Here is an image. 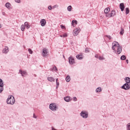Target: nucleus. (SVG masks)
Wrapping results in <instances>:
<instances>
[{"instance_id": "nucleus-27", "label": "nucleus", "mask_w": 130, "mask_h": 130, "mask_svg": "<svg viewBox=\"0 0 130 130\" xmlns=\"http://www.w3.org/2000/svg\"><path fill=\"white\" fill-rule=\"evenodd\" d=\"M129 14V9L128 8H126V14Z\"/></svg>"}, {"instance_id": "nucleus-16", "label": "nucleus", "mask_w": 130, "mask_h": 130, "mask_svg": "<svg viewBox=\"0 0 130 130\" xmlns=\"http://www.w3.org/2000/svg\"><path fill=\"white\" fill-rule=\"evenodd\" d=\"M77 24H78V21H77V20H73L72 21V25L73 27H75Z\"/></svg>"}, {"instance_id": "nucleus-40", "label": "nucleus", "mask_w": 130, "mask_h": 130, "mask_svg": "<svg viewBox=\"0 0 130 130\" xmlns=\"http://www.w3.org/2000/svg\"><path fill=\"white\" fill-rule=\"evenodd\" d=\"M68 36V35L66 34H64V35H63V37H67Z\"/></svg>"}, {"instance_id": "nucleus-22", "label": "nucleus", "mask_w": 130, "mask_h": 130, "mask_svg": "<svg viewBox=\"0 0 130 130\" xmlns=\"http://www.w3.org/2000/svg\"><path fill=\"white\" fill-rule=\"evenodd\" d=\"M48 80L49 81V82H54V79L52 77H48Z\"/></svg>"}, {"instance_id": "nucleus-2", "label": "nucleus", "mask_w": 130, "mask_h": 130, "mask_svg": "<svg viewBox=\"0 0 130 130\" xmlns=\"http://www.w3.org/2000/svg\"><path fill=\"white\" fill-rule=\"evenodd\" d=\"M119 46V44L117 43V42H114L112 43V50H115L116 48H118V47Z\"/></svg>"}, {"instance_id": "nucleus-38", "label": "nucleus", "mask_w": 130, "mask_h": 130, "mask_svg": "<svg viewBox=\"0 0 130 130\" xmlns=\"http://www.w3.org/2000/svg\"><path fill=\"white\" fill-rule=\"evenodd\" d=\"M48 9H49V10H52V7H51V6H49L48 7Z\"/></svg>"}, {"instance_id": "nucleus-11", "label": "nucleus", "mask_w": 130, "mask_h": 130, "mask_svg": "<svg viewBox=\"0 0 130 130\" xmlns=\"http://www.w3.org/2000/svg\"><path fill=\"white\" fill-rule=\"evenodd\" d=\"M69 63L70 64H74L75 63V59L72 57H69Z\"/></svg>"}, {"instance_id": "nucleus-7", "label": "nucleus", "mask_w": 130, "mask_h": 130, "mask_svg": "<svg viewBox=\"0 0 130 130\" xmlns=\"http://www.w3.org/2000/svg\"><path fill=\"white\" fill-rule=\"evenodd\" d=\"M81 115L83 118H87V117H88V113L83 111L81 113Z\"/></svg>"}, {"instance_id": "nucleus-19", "label": "nucleus", "mask_w": 130, "mask_h": 130, "mask_svg": "<svg viewBox=\"0 0 130 130\" xmlns=\"http://www.w3.org/2000/svg\"><path fill=\"white\" fill-rule=\"evenodd\" d=\"M24 26L26 28V29H29V28H30V25H29L28 22H25L24 23Z\"/></svg>"}, {"instance_id": "nucleus-14", "label": "nucleus", "mask_w": 130, "mask_h": 130, "mask_svg": "<svg viewBox=\"0 0 130 130\" xmlns=\"http://www.w3.org/2000/svg\"><path fill=\"white\" fill-rule=\"evenodd\" d=\"M3 52L4 53H8V52H9V47H5V48L3 50Z\"/></svg>"}, {"instance_id": "nucleus-3", "label": "nucleus", "mask_w": 130, "mask_h": 130, "mask_svg": "<svg viewBox=\"0 0 130 130\" xmlns=\"http://www.w3.org/2000/svg\"><path fill=\"white\" fill-rule=\"evenodd\" d=\"M80 32H81V28H80L79 27L77 28H75L73 30V35L75 36H77V35H78V34H79V33H80Z\"/></svg>"}, {"instance_id": "nucleus-33", "label": "nucleus", "mask_w": 130, "mask_h": 130, "mask_svg": "<svg viewBox=\"0 0 130 130\" xmlns=\"http://www.w3.org/2000/svg\"><path fill=\"white\" fill-rule=\"evenodd\" d=\"M99 59H100V60H102V59H104V58H103V57L102 56H99Z\"/></svg>"}, {"instance_id": "nucleus-29", "label": "nucleus", "mask_w": 130, "mask_h": 130, "mask_svg": "<svg viewBox=\"0 0 130 130\" xmlns=\"http://www.w3.org/2000/svg\"><path fill=\"white\" fill-rule=\"evenodd\" d=\"M68 11H69V12H71V11H72V6H69L68 7Z\"/></svg>"}, {"instance_id": "nucleus-17", "label": "nucleus", "mask_w": 130, "mask_h": 130, "mask_svg": "<svg viewBox=\"0 0 130 130\" xmlns=\"http://www.w3.org/2000/svg\"><path fill=\"white\" fill-rule=\"evenodd\" d=\"M121 51H122V49H121V47L120 46H118V48H117V53L118 54H120V53L121 52Z\"/></svg>"}, {"instance_id": "nucleus-46", "label": "nucleus", "mask_w": 130, "mask_h": 130, "mask_svg": "<svg viewBox=\"0 0 130 130\" xmlns=\"http://www.w3.org/2000/svg\"><path fill=\"white\" fill-rule=\"evenodd\" d=\"M126 63H128V60H126Z\"/></svg>"}, {"instance_id": "nucleus-25", "label": "nucleus", "mask_w": 130, "mask_h": 130, "mask_svg": "<svg viewBox=\"0 0 130 130\" xmlns=\"http://www.w3.org/2000/svg\"><path fill=\"white\" fill-rule=\"evenodd\" d=\"M95 91L96 92H101V91H102V89H101V87H98L96 89Z\"/></svg>"}, {"instance_id": "nucleus-24", "label": "nucleus", "mask_w": 130, "mask_h": 130, "mask_svg": "<svg viewBox=\"0 0 130 130\" xmlns=\"http://www.w3.org/2000/svg\"><path fill=\"white\" fill-rule=\"evenodd\" d=\"M66 82H70L71 81V77H70L69 76H67V77L66 78Z\"/></svg>"}, {"instance_id": "nucleus-43", "label": "nucleus", "mask_w": 130, "mask_h": 130, "mask_svg": "<svg viewBox=\"0 0 130 130\" xmlns=\"http://www.w3.org/2000/svg\"><path fill=\"white\" fill-rule=\"evenodd\" d=\"M108 38H109V39H111V37L110 36H107Z\"/></svg>"}, {"instance_id": "nucleus-50", "label": "nucleus", "mask_w": 130, "mask_h": 130, "mask_svg": "<svg viewBox=\"0 0 130 130\" xmlns=\"http://www.w3.org/2000/svg\"><path fill=\"white\" fill-rule=\"evenodd\" d=\"M56 82H57V79H56Z\"/></svg>"}, {"instance_id": "nucleus-28", "label": "nucleus", "mask_w": 130, "mask_h": 130, "mask_svg": "<svg viewBox=\"0 0 130 130\" xmlns=\"http://www.w3.org/2000/svg\"><path fill=\"white\" fill-rule=\"evenodd\" d=\"M125 58H126V57H125V56H124V55H122L121 56V60H124V59H125Z\"/></svg>"}, {"instance_id": "nucleus-23", "label": "nucleus", "mask_w": 130, "mask_h": 130, "mask_svg": "<svg viewBox=\"0 0 130 130\" xmlns=\"http://www.w3.org/2000/svg\"><path fill=\"white\" fill-rule=\"evenodd\" d=\"M124 33V29L123 28H121L120 34V35H123V34Z\"/></svg>"}, {"instance_id": "nucleus-34", "label": "nucleus", "mask_w": 130, "mask_h": 130, "mask_svg": "<svg viewBox=\"0 0 130 130\" xmlns=\"http://www.w3.org/2000/svg\"><path fill=\"white\" fill-rule=\"evenodd\" d=\"M60 27L61 29H66V26H63V25H61Z\"/></svg>"}, {"instance_id": "nucleus-13", "label": "nucleus", "mask_w": 130, "mask_h": 130, "mask_svg": "<svg viewBox=\"0 0 130 130\" xmlns=\"http://www.w3.org/2000/svg\"><path fill=\"white\" fill-rule=\"evenodd\" d=\"M120 9L122 12L124 10V4L123 3L120 4Z\"/></svg>"}, {"instance_id": "nucleus-21", "label": "nucleus", "mask_w": 130, "mask_h": 130, "mask_svg": "<svg viewBox=\"0 0 130 130\" xmlns=\"http://www.w3.org/2000/svg\"><path fill=\"white\" fill-rule=\"evenodd\" d=\"M5 6L7 9H11V4L9 3H6Z\"/></svg>"}, {"instance_id": "nucleus-8", "label": "nucleus", "mask_w": 130, "mask_h": 130, "mask_svg": "<svg viewBox=\"0 0 130 130\" xmlns=\"http://www.w3.org/2000/svg\"><path fill=\"white\" fill-rule=\"evenodd\" d=\"M122 89H124V90H128L129 89V85L128 83H125L122 86Z\"/></svg>"}, {"instance_id": "nucleus-47", "label": "nucleus", "mask_w": 130, "mask_h": 130, "mask_svg": "<svg viewBox=\"0 0 130 130\" xmlns=\"http://www.w3.org/2000/svg\"><path fill=\"white\" fill-rule=\"evenodd\" d=\"M0 82H3V80H2V79H0Z\"/></svg>"}, {"instance_id": "nucleus-26", "label": "nucleus", "mask_w": 130, "mask_h": 130, "mask_svg": "<svg viewBox=\"0 0 130 130\" xmlns=\"http://www.w3.org/2000/svg\"><path fill=\"white\" fill-rule=\"evenodd\" d=\"M21 31H24L25 30V25H24V24H22L21 26Z\"/></svg>"}, {"instance_id": "nucleus-45", "label": "nucleus", "mask_w": 130, "mask_h": 130, "mask_svg": "<svg viewBox=\"0 0 130 130\" xmlns=\"http://www.w3.org/2000/svg\"><path fill=\"white\" fill-rule=\"evenodd\" d=\"M127 126H128V127H130V123H128Z\"/></svg>"}, {"instance_id": "nucleus-35", "label": "nucleus", "mask_w": 130, "mask_h": 130, "mask_svg": "<svg viewBox=\"0 0 130 130\" xmlns=\"http://www.w3.org/2000/svg\"><path fill=\"white\" fill-rule=\"evenodd\" d=\"M15 2L18 3V4H20V3H21V1L20 0H15Z\"/></svg>"}, {"instance_id": "nucleus-9", "label": "nucleus", "mask_w": 130, "mask_h": 130, "mask_svg": "<svg viewBox=\"0 0 130 130\" xmlns=\"http://www.w3.org/2000/svg\"><path fill=\"white\" fill-rule=\"evenodd\" d=\"M40 24L42 27H44V26L46 25V20H45V19L41 20Z\"/></svg>"}, {"instance_id": "nucleus-6", "label": "nucleus", "mask_w": 130, "mask_h": 130, "mask_svg": "<svg viewBox=\"0 0 130 130\" xmlns=\"http://www.w3.org/2000/svg\"><path fill=\"white\" fill-rule=\"evenodd\" d=\"M115 15V11H112L111 12V14H106V17L107 18H111V17H113V16Z\"/></svg>"}, {"instance_id": "nucleus-5", "label": "nucleus", "mask_w": 130, "mask_h": 130, "mask_svg": "<svg viewBox=\"0 0 130 130\" xmlns=\"http://www.w3.org/2000/svg\"><path fill=\"white\" fill-rule=\"evenodd\" d=\"M42 54L43 56H44L45 57H47V56H48V52L47 51V50H46V49H43Z\"/></svg>"}, {"instance_id": "nucleus-18", "label": "nucleus", "mask_w": 130, "mask_h": 130, "mask_svg": "<svg viewBox=\"0 0 130 130\" xmlns=\"http://www.w3.org/2000/svg\"><path fill=\"white\" fill-rule=\"evenodd\" d=\"M105 13L107 15V14H109V12H110V8H107L105 9L104 10Z\"/></svg>"}, {"instance_id": "nucleus-37", "label": "nucleus", "mask_w": 130, "mask_h": 130, "mask_svg": "<svg viewBox=\"0 0 130 130\" xmlns=\"http://www.w3.org/2000/svg\"><path fill=\"white\" fill-rule=\"evenodd\" d=\"M56 88L57 89V88H58V86H59V83L58 82H56Z\"/></svg>"}, {"instance_id": "nucleus-48", "label": "nucleus", "mask_w": 130, "mask_h": 130, "mask_svg": "<svg viewBox=\"0 0 130 130\" xmlns=\"http://www.w3.org/2000/svg\"><path fill=\"white\" fill-rule=\"evenodd\" d=\"M127 130H130L129 127H128Z\"/></svg>"}, {"instance_id": "nucleus-10", "label": "nucleus", "mask_w": 130, "mask_h": 130, "mask_svg": "<svg viewBox=\"0 0 130 130\" xmlns=\"http://www.w3.org/2000/svg\"><path fill=\"white\" fill-rule=\"evenodd\" d=\"M19 73L21 74L22 77H25V76H27V72L26 71L20 70Z\"/></svg>"}, {"instance_id": "nucleus-31", "label": "nucleus", "mask_w": 130, "mask_h": 130, "mask_svg": "<svg viewBox=\"0 0 130 130\" xmlns=\"http://www.w3.org/2000/svg\"><path fill=\"white\" fill-rule=\"evenodd\" d=\"M125 81L127 82H130V78L129 77H126L125 78Z\"/></svg>"}, {"instance_id": "nucleus-32", "label": "nucleus", "mask_w": 130, "mask_h": 130, "mask_svg": "<svg viewBox=\"0 0 130 130\" xmlns=\"http://www.w3.org/2000/svg\"><path fill=\"white\" fill-rule=\"evenodd\" d=\"M53 70H54V71H55V72H56L57 71V68H56V67L54 66L53 68Z\"/></svg>"}, {"instance_id": "nucleus-1", "label": "nucleus", "mask_w": 130, "mask_h": 130, "mask_svg": "<svg viewBox=\"0 0 130 130\" xmlns=\"http://www.w3.org/2000/svg\"><path fill=\"white\" fill-rule=\"evenodd\" d=\"M7 103L13 105L15 103V98L13 95L9 96L7 99Z\"/></svg>"}, {"instance_id": "nucleus-4", "label": "nucleus", "mask_w": 130, "mask_h": 130, "mask_svg": "<svg viewBox=\"0 0 130 130\" xmlns=\"http://www.w3.org/2000/svg\"><path fill=\"white\" fill-rule=\"evenodd\" d=\"M50 109H51V110L55 111L57 109V107L55 104H51L50 105Z\"/></svg>"}, {"instance_id": "nucleus-44", "label": "nucleus", "mask_w": 130, "mask_h": 130, "mask_svg": "<svg viewBox=\"0 0 130 130\" xmlns=\"http://www.w3.org/2000/svg\"><path fill=\"white\" fill-rule=\"evenodd\" d=\"M2 14H3V15L4 16H5V15H6V13H5V12H3Z\"/></svg>"}, {"instance_id": "nucleus-42", "label": "nucleus", "mask_w": 130, "mask_h": 130, "mask_svg": "<svg viewBox=\"0 0 130 130\" xmlns=\"http://www.w3.org/2000/svg\"><path fill=\"white\" fill-rule=\"evenodd\" d=\"M95 57H96V58H98V57H99V56H98V55H95Z\"/></svg>"}, {"instance_id": "nucleus-41", "label": "nucleus", "mask_w": 130, "mask_h": 130, "mask_svg": "<svg viewBox=\"0 0 130 130\" xmlns=\"http://www.w3.org/2000/svg\"><path fill=\"white\" fill-rule=\"evenodd\" d=\"M34 118H37V117L35 115V114H34Z\"/></svg>"}, {"instance_id": "nucleus-39", "label": "nucleus", "mask_w": 130, "mask_h": 130, "mask_svg": "<svg viewBox=\"0 0 130 130\" xmlns=\"http://www.w3.org/2000/svg\"><path fill=\"white\" fill-rule=\"evenodd\" d=\"M74 101H76L77 100V98L76 97H73V98Z\"/></svg>"}, {"instance_id": "nucleus-49", "label": "nucleus", "mask_w": 130, "mask_h": 130, "mask_svg": "<svg viewBox=\"0 0 130 130\" xmlns=\"http://www.w3.org/2000/svg\"><path fill=\"white\" fill-rule=\"evenodd\" d=\"M0 28H2V25L0 24Z\"/></svg>"}, {"instance_id": "nucleus-20", "label": "nucleus", "mask_w": 130, "mask_h": 130, "mask_svg": "<svg viewBox=\"0 0 130 130\" xmlns=\"http://www.w3.org/2000/svg\"><path fill=\"white\" fill-rule=\"evenodd\" d=\"M76 57L78 59H83V55L78 54L76 56Z\"/></svg>"}, {"instance_id": "nucleus-15", "label": "nucleus", "mask_w": 130, "mask_h": 130, "mask_svg": "<svg viewBox=\"0 0 130 130\" xmlns=\"http://www.w3.org/2000/svg\"><path fill=\"white\" fill-rule=\"evenodd\" d=\"M64 100H65L66 102H70V101L72 100V99L69 96H66L64 98Z\"/></svg>"}, {"instance_id": "nucleus-36", "label": "nucleus", "mask_w": 130, "mask_h": 130, "mask_svg": "<svg viewBox=\"0 0 130 130\" xmlns=\"http://www.w3.org/2000/svg\"><path fill=\"white\" fill-rule=\"evenodd\" d=\"M89 51H90L89 49H88V48H86L85 49V52H89Z\"/></svg>"}, {"instance_id": "nucleus-12", "label": "nucleus", "mask_w": 130, "mask_h": 130, "mask_svg": "<svg viewBox=\"0 0 130 130\" xmlns=\"http://www.w3.org/2000/svg\"><path fill=\"white\" fill-rule=\"evenodd\" d=\"M4 83H3V82H0V93H1V92H3V90H4Z\"/></svg>"}, {"instance_id": "nucleus-30", "label": "nucleus", "mask_w": 130, "mask_h": 130, "mask_svg": "<svg viewBox=\"0 0 130 130\" xmlns=\"http://www.w3.org/2000/svg\"><path fill=\"white\" fill-rule=\"evenodd\" d=\"M28 51L30 54H32L33 53V51H32L31 49H28Z\"/></svg>"}]
</instances>
